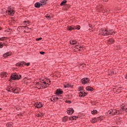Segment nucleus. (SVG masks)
I'll list each match as a JSON object with an SVG mask.
<instances>
[{"instance_id":"obj_1","label":"nucleus","mask_w":127,"mask_h":127,"mask_svg":"<svg viewBox=\"0 0 127 127\" xmlns=\"http://www.w3.org/2000/svg\"><path fill=\"white\" fill-rule=\"evenodd\" d=\"M99 33L101 34V35H104V36H108V35H114L116 34V32L113 31V30H109L108 31V30L105 28H102L99 31Z\"/></svg>"},{"instance_id":"obj_2","label":"nucleus","mask_w":127,"mask_h":127,"mask_svg":"<svg viewBox=\"0 0 127 127\" xmlns=\"http://www.w3.org/2000/svg\"><path fill=\"white\" fill-rule=\"evenodd\" d=\"M121 111H122L121 109L120 110L110 109L105 113V115L106 116H109V115H110V116H114V115H120V114H121Z\"/></svg>"},{"instance_id":"obj_3","label":"nucleus","mask_w":127,"mask_h":127,"mask_svg":"<svg viewBox=\"0 0 127 127\" xmlns=\"http://www.w3.org/2000/svg\"><path fill=\"white\" fill-rule=\"evenodd\" d=\"M6 14L7 15H13L14 14V10L11 7H8L7 10L6 11Z\"/></svg>"},{"instance_id":"obj_4","label":"nucleus","mask_w":127,"mask_h":127,"mask_svg":"<svg viewBox=\"0 0 127 127\" xmlns=\"http://www.w3.org/2000/svg\"><path fill=\"white\" fill-rule=\"evenodd\" d=\"M12 80H19V77L18 76V75L16 73L12 74L10 76V78L8 79V81H9V82H11Z\"/></svg>"},{"instance_id":"obj_5","label":"nucleus","mask_w":127,"mask_h":127,"mask_svg":"<svg viewBox=\"0 0 127 127\" xmlns=\"http://www.w3.org/2000/svg\"><path fill=\"white\" fill-rule=\"evenodd\" d=\"M9 89L10 91L13 92L14 94H17V93L20 91L19 88L17 87L12 88V87H10Z\"/></svg>"},{"instance_id":"obj_6","label":"nucleus","mask_w":127,"mask_h":127,"mask_svg":"<svg viewBox=\"0 0 127 127\" xmlns=\"http://www.w3.org/2000/svg\"><path fill=\"white\" fill-rule=\"evenodd\" d=\"M102 120H103V118H102L101 117L94 118L92 119V120H91V122L92 123V124H95V123H96L97 121H100V122H101Z\"/></svg>"},{"instance_id":"obj_7","label":"nucleus","mask_w":127,"mask_h":127,"mask_svg":"<svg viewBox=\"0 0 127 127\" xmlns=\"http://www.w3.org/2000/svg\"><path fill=\"white\" fill-rule=\"evenodd\" d=\"M89 78H83L81 80V82L83 85H85V84H88L89 83Z\"/></svg>"},{"instance_id":"obj_8","label":"nucleus","mask_w":127,"mask_h":127,"mask_svg":"<svg viewBox=\"0 0 127 127\" xmlns=\"http://www.w3.org/2000/svg\"><path fill=\"white\" fill-rule=\"evenodd\" d=\"M34 105L37 109H39V108H42V107H43V105L40 102H36Z\"/></svg>"},{"instance_id":"obj_9","label":"nucleus","mask_w":127,"mask_h":127,"mask_svg":"<svg viewBox=\"0 0 127 127\" xmlns=\"http://www.w3.org/2000/svg\"><path fill=\"white\" fill-rule=\"evenodd\" d=\"M41 3H39L38 2L35 3L34 6L35 7H36L37 8H39L41 5H45V4H43V2H42V0L41 1Z\"/></svg>"},{"instance_id":"obj_10","label":"nucleus","mask_w":127,"mask_h":127,"mask_svg":"<svg viewBox=\"0 0 127 127\" xmlns=\"http://www.w3.org/2000/svg\"><path fill=\"white\" fill-rule=\"evenodd\" d=\"M36 86L38 89H40V88H43L44 85H43V83L37 82Z\"/></svg>"},{"instance_id":"obj_11","label":"nucleus","mask_w":127,"mask_h":127,"mask_svg":"<svg viewBox=\"0 0 127 127\" xmlns=\"http://www.w3.org/2000/svg\"><path fill=\"white\" fill-rule=\"evenodd\" d=\"M67 112L68 115H72L74 113V109L73 108H68Z\"/></svg>"},{"instance_id":"obj_12","label":"nucleus","mask_w":127,"mask_h":127,"mask_svg":"<svg viewBox=\"0 0 127 127\" xmlns=\"http://www.w3.org/2000/svg\"><path fill=\"white\" fill-rule=\"evenodd\" d=\"M67 30L69 31H71V30H74V25L72 26H68L67 27Z\"/></svg>"},{"instance_id":"obj_13","label":"nucleus","mask_w":127,"mask_h":127,"mask_svg":"<svg viewBox=\"0 0 127 127\" xmlns=\"http://www.w3.org/2000/svg\"><path fill=\"white\" fill-rule=\"evenodd\" d=\"M10 55H11V52H7L5 54H4L3 55V57L5 58V57H7L8 56H10Z\"/></svg>"},{"instance_id":"obj_14","label":"nucleus","mask_w":127,"mask_h":127,"mask_svg":"<svg viewBox=\"0 0 127 127\" xmlns=\"http://www.w3.org/2000/svg\"><path fill=\"white\" fill-rule=\"evenodd\" d=\"M86 95L87 94L85 92L80 91L79 92V97H85Z\"/></svg>"},{"instance_id":"obj_15","label":"nucleus","mask_w":127,"mask_h":127,"mask_svg":"<svg viewBox=\"0 0 127 127\" xmlns=\"http://www.w3.org/2000/svg\"><path fill=\"white\" fill-rule=\"evenodd\" d=\"M56 94L57 95H61V94H63V91L58 89L56 91Z\"/></svg>"},{"instance_id":"obj_16","label":"nucleus","mask_w":127,"mask_h":127,"mask_svg":"<svg viewBox=\"0 0 127 127\" xmlns=\"http://www.w3.org/2000/svg\"><path fill=\"white\" fill-rule=\"evenodd\" d=\"M17 66H23V62H20L16 64Z\"/></svg>"},{"instance_id":"obj_17","label":"nucleus","mask_w":127,"mask_h":127,"mask_svg":"<svg viewBox=\"0 0 127 127\" xmlns=\"http://www.w3.org/2000/svg\"><path fill=\"white\" fill-rule=\"evenodd\" d=\"M67 2V0H64L61 3L60 5H61V6H63V5H65V3H66Z\"/></svg>"},{"instance_id":"obj_18","label":"nucleus","mask_w":127,"mask_h":127,"mask_svg":"<svg viewBox=\"0 0 127 127\" xmlns=\"http://www.w3.org/2000/svg\"><path fill=\"white\" fill-rule=\"evenodd\" d=\"M86 91H93V87H90V86H87L86 88Z\"/></svg>"},{"instance_id":"obj_19","label":"nucleus","mask_w":127,"mask_h":127,"mask_svg":"<svg viewBox=\"0 0 127 127\" xmlns=\"http://www.w3.org/2000/svg\"><path fill=\"white\" fill-rule=\"evenodd\" d=\"M121 109L122 110V111H126V112H127V107L126 106H123L121 108Z\"/></svg>"},{"instance_id":"obj_20","label":"nucleus","mask_w":127,"mask_h":127,"mask_svg":"<svg viewBox=\"0 0 127 127\" xmlns=\"http://www.w3.org/2000/svg\"><path fill=\"white\" fill-rule=\"evenodd\" d=\"M67 120H68V117L65 116L63 119V122L64 123H66V122H67Z\"/></svg>"},{"instance_id":"obj_21","label":"nucleus","mask_w":127,"mask_h":127,"mask_svg":"<svg viewBox=\"0 0 127 127\" xmlns=\"http://www.w3.org/2000/svg\"><path fill=\"white\" fill-rule=\"evenodd\" d=\"M74 30L75 29H77V30H79L81 27L79 25L74 26Z\"/></svg>"},{"instance_id":"obj_22","label":"nucleus","mask_w":127,"mask_h":127,"mask_svg":"<svg viewBox=\"0 0 127 127\" xmlns=\"http://www.w3.org/2000/svg\"><path fill=\"white\" fill-rule=\"evenodd\" d=\"M1 76H4V77H7V73H6L5 72H1Z\"/></svg>"},{"instance_id":"obj_23","label":"nucleus","mask_w":127,"mask_h":127,"mask_svg":"<svg viewBox=\"0 0 127 127\" xmlns=\"http://www.w3.org/2000/svg\"><path fill=\"white\" fill-rule=\"evenodd\" d=\"M64 88H71V85L70 83H67L66 85H64Z\"/></svg>"},{"instance_id":"obj_24","label":"nucleus","mask_w":127,"mask_h":127,"mask_svg":"<svg viewBox=\"0 0 127 127\" xmlns=\"http://www.w3.org/2000/svg\"><path fill=\"white\" fill-rule=\"evenodd\" d=\"M70 44H71V45H74V44H77V41L73 40V41H70Z\"/></svg>"},{"instance_id":"obj_25","label":"nucleus","mask_w":127,"mask_h":127,"mask_svg":"<svg viewBox=\"0 0 127 127\" xmlns=\"http://www.w3.org/2000/svg\"><path fill=\"white\" fill-rule=\"evenodd\" d=\"M98 111L96 110H94L93 111H91V114L92 115H96V114H97Z\"/></svg>"},{"instance_id":"obj_26","label":"nucleus","mask_w":127,"mask_h":127,"mask_svg":"<svg viewBox=\"0 0 127 127\" xmlns=\"http://www.w3.org/2000/svg\"><path fill=\"white\" fill-rule=\"evenodd\" d=\"M23 65H25L26 66H29V65H30V63H25L23 62Z\"/></svg>"},{"instance_id":"obj_27","label":"nucleus","mask_w":127,"mask_h":127,"mask_svg":"<svg viewBox=\"0 0 127 127\" xmlns=\"http://www.w3.org/2000/svg\"><path fill=\"white\" fill-rule=\"evenodd\" d=\"M79 49V51H81L82 50H84V49H85V48L82 47V46H80V47H78Z\"/></svg>"},{"instance_id":"obj_28","label":"nucleus","mask_w":127,"mask_h":127,"mask_svg":"<svg viewBox=\"0 0 127 127\" xmlns=\"http://www.w3.org/2000/svg\"><path fill=\"white\" fill-rule=\"evenodd\" d=\"M26 23H27V24H29L30 23V22H29V21H24L23 22V24L25 25L26 24Z\"/></svg>"},{"instance_id":"obj_29","label":"nucleus","mask_w":127,"mask_h":127,"mask_svg":"<svg viewBox=\"0 0 127 127\" xmlns=\"http://www.w3.org/2000/svg\"><path fill=\"white\" fill-rule=\"evenodd\" d=\"M46 18H48V19H50V17H50V15L47 14L46 15Z\"/></svg>"},{"instance_id":"obj_30","label":"nucleus","mask_w":127,"mask_h":127,"mask_svg":"<svg viewBox=\"0 0 127 127\" xmlns=\"http://www.w3.org/2000/svg\"><path fill=\"white\" fill-rule=\"evenodd\" d=\"M53 100H54V101H58L59 98H58V97H54Z\"/></svg>"},{"instance_id":"obj_31","label":"nucleus","mask_w":127,"mask_h":127,"mask_svg":"<svg viewBox=\"0 0 127 127\" xmlns=\"http://www.w3.org/2000/svg\"><path fill=\"white\" fill-rule=\"evenodd\" d=\"M47 82H49V83H48L47 84H48L49 85H50V84H51V81H50V79H47Z\"/></svg>"},{"instance_id":"obj_32","label":"nucleus","mask_w":127,"mask_h":127,"mask_svg":"<svg viewBox=\"0 0 127 127\" xmlns=\"http://www.w3.org/2000/svg\"><path fill=\"white\" fill-rule=\"evenodd\" d=\"M40 54L41 55H44L45 54V52H40Z\"/></svg>"},{"instance_id":"obj_33","label":"nucleus","mask_w":127,"mask_h":127,"mask_svg":"<svg viewBox=\"0 0 127 127\" xmlns=\"http://www.w3.org/2000/svg\"><path fill=\"white\" fill-rule=\"evenodd\" d=\"M5 39V37H3L0 38V40L1 41L4 40Z\"/></svg>"},{"instance_id":"obj_34","label":"nucleus","mask_w":127,"mask_h":127,"mask_svg":"<svg viewBox=\"0 0 127 127\" xmlns=\"http://www.w3.org/2000/svg\"><path fill=\"white\" fill-rule=\"evenodd\" d=\"M42 39V38H37L36 39V41H39V40H41Z\"/></svg>"},{"instance_id":"obj_35","label":"nucleus","mask_w":127,"mask_h":127,"mask_svg":"<svg viewBox=\"0 0 127 127\" xmlns=\"http://www.w3.org/2000/svg\"><path fill=\"white\" fill-rule=\"evenodd\" d=\"M77 119V117L76 116H72V121L73 120H76Z\"/></svg>"},{"instance_id":"obj_36","label":"nucleus","mask_w":127,"mask_h":127,"mask_svg":"<svg viewBox=\"0 0 127 127\" xmlns=\"http://www.w3.org/2000/svg\"><path fill=\"white\" fill-rule=\"evenodd\" d=\"M80 47V46H78V45L75 46L76 49H78V50H79V49H80V48H79Z\"/></svg>"},{"instance_id":"obj_37","label":"nucleus","mask_w":127,"mask_h":127,"mask_svg":"<svg viewBox=\"0 0 127 127\" xmlns=\"http://www.w3.org/2000/svg\"><path fill=\"white\" fill-rule=\"evenodd\" d=\"M2 47H3V45L1 44L0 43V48H2Z\"/></svg>"},{"instance_id":"obj_38","label":"nucleus","mask_w":127,"mask_h":127,"mask_svg":"<svg viewBox=\"0 0 127 127\" xmlns=\"http://www.w3.org/2000/svg\"><path fill=\"white\" fill-rule=\"evenodd\" d=\"M70 121H73V118H72V117H70L69 118Z\"/></svg>"},{"instance_id":"obj_39","label":"nucleus","mask_w":127,"mask_h":127,"mask_svg":"<svg viewBox=\"0 0 127 127\" xmlns=\"http://www.w3.org/2000/svg\"><path fill=\"white\" fill-rule=\"evenodd\" d=\"M3 46L4 45V46H6V45H7V44L5 43H4L3 44H2Z\"/></svg>"},{"instance_id":"obj_40","label":"nucleus","mask_w":127,"mask_h":127,"mask_svg":"<svg viewBox=\"0 0 127 127\" xmlns=\"http://www.w3.org/2000/svg\"><path fill=\"white\" fill-rule=\"evenodd\" d=\"M42 83H43V84H44V85H46V84H47V83H46V82H45V81H44Z\"/></svg>"},{"instance_id":"obj_41","label":"nucleus","mask_w":127,"mask_h":127,"mask_svg":"<svg viewBox=\"0 0 127 127\" xmlns=\"http://www.w3.org/2000/svg\"><path fill=\"white\" fill-rule=\"evenodd\" d=\"M66 103H68L69 104H71V101H66Z\"/></svg>"},{"instance_id":"obj_42","label":"nucleus","mask_w":127,"mask_h":127,"mask_svg":"<svg viewBox=\"0 0 127 127\" xmlns=\"http://www.w3.org/2000/svg\"><path fill=\"white\" fill-rule=\"evenodd\" d=\"M18 77H19V79H20V78H21V75L19 74Z\"/></svg>"},{"instance_id":"obj_43","label":"nucleus","mask_w":127,"mask_h":127,"mask_svg":"<svg viewBox=\"0 0 127 127\" xmlns=\"http://www.w3.org/2000/svg\"><path fill=\"white\" fill-rule=\"evenodd\" d=\"M81 90H82V87L79 88V91H81Z\"/></svg>"},{"instance_id":"obj_44","label":"nucleus","mask_w":127,"mask_h":127,"mask_svg":"<svg viewBox=\"0 0 127 127\" xmlns=\"http://www.w3.org/2000/svg\"><path fill=\"white\" fill-rule=\"evenodd\" d=\"M0 111H1V108H0Z\"/></svg>"},{"instance_id":"obj_45","label":"nucleus","mask_w":127,"mask_h":127,"mask_svg":"<svg viewBox=\"0 0 127 127\" xmlns=\"http://www.w3.org/2000/svg\"><path fill=\"white\" fill-rule=\"evenodd\" d=\"M0 29H1V28L0 27Z\"/></svg>"},{"instance_id":"obj_46","label":"nucleus","mask_w":127,"mask_h":127,"mask_svg":"<svg viewBox=\"0 0 127 127\" xmlns=\"http://www.w3.org/2000/svg\"><path fill=\"white\" fill-rule=\"evenodd\" d=\"M29 29V28L27 27V29Z\"/></svg>"},{"instance_id":"obj_47","label":"nucleus","mask_w":127,"mask_h":127,"mask_svg":"<svg viewBox=\"0 0 127 127\" xmlns=\"http://www.w3.org/2000/svg\"><path fill=\"white\" fill-rule=\"evenodd\" d=\"M23 27H26V26H24Z\"/></svg>"},{"instance_id":"obj_48","label":"nucleus","mask_w":127,"mask_h":127,"mask_svg":"<svg viewBox=\"0 0 127 127\" xmlns=\"http://www.w3.org/2000/svg\"><path fill=\"white\" fill-rule=\"evenodd\" d=\"M107 0H105V1H107Z\"/></svg>"}]
</instances>
